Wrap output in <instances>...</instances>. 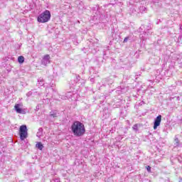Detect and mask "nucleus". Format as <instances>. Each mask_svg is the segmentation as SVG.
I'll list each match as a JSON object with an SVG mask.
<instances>
[{
    "label": "nucleus",
    "mask_w": 182,
    "mask_h": 182,
    "mask_svg": "<svg viewBox=\"0 0 182 182\" xmlns=\"http://www.w3.org/2000/svg\"><path fill=\"white\" fill-rule=\"evenodd\" d=\"M71 130L75 136L80 137L85 134V125L80 122H75L71 126Z\"/></svg>",
    "instance_id": "obj_1"
},
{
    "label": "nucleus",
    "mask_w": 182,
    "mask_h": 182,
    "mask_svg": "<svg viewBox=\"0 0 182 182\" xmlns=\"http://www.w3.org/2000/svg\"><path fill=\"white\" fill-rule=\"evenodd\" d=\"M50 11L46 10L38 16L37 21L40 23H46L50 21Z\"/></svg>",
    "instance_id": "obj_2"
},
{
    "label": "nucleus",
    "mask_w": 182,
    "mask_h": 182,
    "mask_svg": "<svg viewBox=\"0 0 182 182\" xmlns=\"http://www.w3.org/2000/svg\"><path fill=\"white\" fill-rule=\"evenodd\" d=\"M19 136L21 140H25L28 137V128L26 125H22L19 129Z\"/></svg>",
    "instance_id": "obj_3"
},
{
    "label": "nucleus",
    "mask_w": 182,
    "mask_h": 182,
    "mask_svg": "<svg viewBox=\"0 0 182 182\" xmlns=\"http://www.w3.org/2000/svg\"><path fill=\"white\" fill-rule=\"evenodd\" d=\"M161 123V115H159L154 120V130H157V127L160 126Z\"/></svg>",
    "instance_id": "obj_4"
},
{
    "label": "nucleus",
    "mask_w": 182,
    "mask_h": 182,
    "mask_svg": "<svg viewBox=\"0 0 182 182\" xmlns=\"http://www.w3.org/2000/svg\"><path fill=\"white\" fill-rule=\"evenodd\" d=\"M50 63V56L49 55H46L42 60V65L46 66V65H49Z\"/></svg>",
    "instance_id": "obj_5"
},
{
    "label": "nucleus",
    "mask_w": 182,
    "mask_h": 182,
    "mask_svg": "<svg viewBox=\"0 0 182 182\" xmlns=\"http://www.w3.org/2000/svg\"><path fill=\"white\" fill-rule=\"evenodd\" d=\"M21 106H22V105H21V104L15 105L14 108L17 113H20V114L23 113V112L22 111V108H21Z\"/></svg>",
    "instance_id": "obj_6"
},
{
    "label": "nucleus",
    "mask_w": 182,
    "mask_h": 182,
    "mask_svg": "<svg viewBox=\"0 0 182 182\" xmlns=\"http://www.w3.org/2000/svg\"><path fill=\"white\" fill-rule=\"evenodd\" d=\"M18 63H23V62H25V58L21 55L18 58Z\"/></svg>",
    "instance_id": "obj_7"
},
{
    "label": "nucleus",
    "mask_w": 182,
    "mask_h": 182,
    "mask_svg": "<svg viewBox=\"0 0 182 182\" xmlns=\"http://www.w3.org/2000/svg\"><path fill=\"white\" fill-rule=\"evenodd\" d=\"M36 146L37 147V149H38L39 150H42V149H43V144H42V143L41 142H38L36 145Z\"/></svg>",
    "instance_id": "obj_8"
},
{
    "label": "nucleus",
    "mask_w": 182,
    "mask_h": 182,
    "mask_svg": "<svg viewBox=\"0 0 182 182\" xmlns=\"http://www.w3.org/2000/svg\"><path fill=\"white\" fill-rule=\"evenodd\" d=\"M50 116H51V117H56V113H53L52 114V112H50Z\"/></svg>",
    "instance_id": "obj_9"
},
{
    "label": "nucleus",
    "mask_w": 182,
    "mask_h": 182,
    "mask_svg": "<svg viewBox=\"0 0 182 182\" xmlns=\"http://www.w3.org/2000/svg\"><path fill=\"white\" fill-rule=\"evenodd\" d=\"M134 130H137V124H134L132 127Z\"/></svg>",
    "instance_id": "obj_10"
},
{
    "label": "nucleus",
    "mask_w": 182,
    "mask_h": 182,
    "mask_svg": "<svg viewBox=\"0 0 182 182\" xmlns=\"http://www.w3.org/2000/svg\"><path fill=\"white\" fill-rule=\"evenodd\" d=\"M127 41H129V37H126V38L124 39V43H126V42H127Z\"/></svg>",
    "instance_id": "obj_11"
},
{
    "label": "nucleus",
    "mask_w": 182,
    "mask_h": 182,
    "mask_svg": "<svg viewBox=\"0 0 182 182\" xmlns=\"http://www.w3.org/2000/svg\"><path fill=\"white\" fill-rule=\"evenodd\" d=\"M146 170L147 171H150V170H151V167L147 166Z\"/></svg>",
    "instance_id": "obj_12"
},
{
    "label": "nucleus",
    "mask_w": 182,
    "mask_h": 182,
    "mask_svg": "<svg viewBox=\"0 0 182 182\" xmlns=\"http://www.w3.org/2000/svg\"><path fill=\"white\" fill-rule=\"evenodd\" d=\"M37 136H41V132H38Z\"/></svg>",
    "instance_id": "obj_13"
},
{
    "label": "nucleus",
    "mask_w": 182,
    "mask_h": 182,
    "mask_svg": "<svg viewBox=\"0 0 182 182\" xmlns=\"http://www.w3.org/2000/svg\"><path fill=\"white\" fill-rule=\"evenodd\" d=\"M176 141H178V139H176Z\"/></svg>",
    "instance_id": "obj_14"
}]
</instances>
